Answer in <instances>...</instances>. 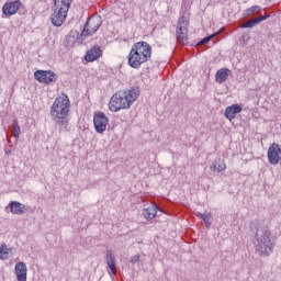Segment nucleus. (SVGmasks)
Listing matches in <instances>:
<instances>
[{"mask_svg": "<svg viewBox=\"0 0 281 281\" xmlns=\"http://www.w3.org/2000/svg\"><path fill=\"white\" fill-rule=\"evenodd\" d=\"M254 245L256 254L261 258H269L273 254L276 243L273 241L271 229L267 225L257 224Z\"/></svg>", "mask_w": 281, "mask_h": 281, "instance_id": "nucleus-1", "label": "nucleus"}, {"mask_svg": "<svg viewBox=\"0 0 281 281\" xmlns=\"http://www.w3.org/2000/svg\"><path fill=\"white\" fill-rule=\"evenodd\" d=\"M69 106H71V103L69 97L65 93L57 97L50 106V119L54 124L59 126V131H66L69 126Z\"/></svg>", "mask_w": 281, "mask_h": 281, "instance_id": "nucleus-2", "label": "nucleus"}, {"mask_svg": "<svg viewBox=\"0 0 281 281\" xmlns=\"http://www.w3.org/2000/svg\"><path fill=\"white\" fill-rule=\"evenodd\" d=\"M153 57V47L147 42L135 43L128 54V65L132 69H139L144 63Z\"/></svg>", "mask_w": 281, "mask_h": 281, "instance_id": "nucleus-3", "label": "nucleus"}, {"mask_svg": "<svg viewBox=\"0 0 281 281\" xmlns=\"http://www.w3.org/2000/svg\"><path fill=\"white\" fill-rule=\"evenodd\" d=\"M137 98H139V88H130L125 91H119L111 97L109 109L112 113H117V111L122 109H131V105Z\"/></svg>", "mask_w": 281, "mask_h": 281, "instance_id": "nucleus-4", "label": "nucleus"}, {"mask_svg": "<svg viewBox=\"0 0 281 281\" xmlns=\"http://www.w3.org/2000/svg\"><path fill=\"white\" fill-rule=\"evenodd\" d=\"M53 1H54V5L52 8L53 13L50 15V23H53L55 27H60L67 19V12H69V8H71V2L74 0H53Z\"/></svg>", "mask_w": 281, "mask_h": 281, "instance_id": "nucleus-5", "label": "nucleus"}, {"mask_svg": "<svg viewBox=\"0 0 281 281\" xmlns=\"http://www.w3.org/2000/svg\"><path fill=\"white\" fill-rule=\"evenodd\" d=\"M102 26V16L95 15L89 18L85 24V27L81 32V37L87 38V36H93L98 30Z\"/></svg>", "mask_w": 281, "mask_h": 281, "instance_id": "nucleus-6", "label": "nucleus"}, {"mask_svg": "<svg viewBox=\"0 0 281 281\" xmlns=\"http://www.w3.org/2000/svg\"><path fill=\"white\" fill-rule=\"evenodd\" d=\"M188 18H186V15L180 16L178 20L176 36L178 43H181L182 45H188Z\"/></svg>", "mask_w": 281, "mask_h": 281, "instance_id": "nucleus-7", "label": "nucleus"}, {"mask_svg": "<svg viewBox=\"0 0 281 281\" xmlns=\"http://www.w3.org/2000/svg\"><path fill=\"white\" fill-rule=\"evenodd\" d=\"M34 78L37 80V82L52 85V82H56V80H58V75L52 70H36L34 72Z\"/></svg>", "mask_w": 281, "mask_h": 281, "instance_id": "nucleus-8", "label": "nucleus"}, {"mask_svg": "<svg viewBox=\"0 0 281 281\" xmlns=\"http://www.w3.org/2000/svg\"><path fill=\"white\" fill-rule=\"evenodd\" d=\"M268 161L271 166H278L281 162V146L280 144L272 143L268 148Z\"/></svg>", "mask_w": 281, "mask_h": 281, "instance_id": "nucleus-9", "label": "nucleus"}, {"mask_svg": "<svg viewBox=\"0 0 281 281\" xmlns=\"http://www.w3.org/2000/svg\"><path fill=\"white\" fill-rule=\"evenodd\" d=\"M93 124L95 132L102 134L109 126V116L104 112H98L93 116Z\"/></svg>", "mask_w": 281, "mask_h": 281, "instance_id": "nucleus-10", "label": "nucleus"}, {"mask_svg": "<svg viewBox=\"0 0 281 281\" xmlns=\"http://www.w3.org/2000/svg\"><path fill=\"white\" fill-rule=\"evenodd\" d=\"M21 5H23V3L20 0L5 2L2 7V14H4V16H14V14L21 10Z\"/></svg>", "mask_w": 281, "mask_h": 281, "instance_id": "nucleus-11", "label": "nucleus"}, {"mask_svg": "<svg viewBox=\"0 0 281 281\" xmlns=\"http://www.w3.org/2000/svg\"><path fill=\"white\" fill-rule=\"evenodd\" d=\"M102 56V49L100 46H93L91 49H89L85 56L86 63H95L98 58Z\"/></svg>", "mask_w": 281, "mask_h": 281, "instance_id": "nucleus-12", "label": "nucleus"}, {"mask_svg": "<svg viewBox=\"0 0 281 281\" xmlns=\"http://www.w3.org/2000/svg\"><path fill=\"white\" fill-rule=\"evenodd\" d=\"M14 269L18 281H27V266H25V262H18Z\"/></svg>", "mask_w": 281, "mask_h": 281, "instance_id": "nucleus-13", "label": "nucleus"}, {"mask_svg": "<svg viewBox=\"0 0 281 281\" xmlns=\"http://www.w3.org/2000/svg\"><path fill=\"white\" fill-rule=\"evenodd\" d=\"M238 113H243V106L239 104H233L226 108L225 117L232 122V120H236V115H238Z\"/></svg>", "mask_w": 281, "mask_h": 281, "instance_id": "nucleus-14", "label": "nucleus"}, {"mask_svg": "<svg viewBox=\"0 0 281 281\" xmlns=\"http://www.w3.org/2000/svg\"><path fill=\"white\" fill-rule=\"evenodd\" d=\"M105 260L112 276H117V266L115 265V256H113V250H106Z\"/></svg>", "mask_w": 281, "mask_h": 281, "instance_id": "nucleus-15", "label": "nucleus"}, {"mask_svg": "<svg viewBox=\"0 0 281 281\" xmlns=\"http://www.w3.org/2000/svg\"><path fill=\"white\" fill-rule=\"evenodd\" d=\"M9 207L11 210L12 214H18L19 216H21V214H25V204L18 202V201H11L9 203Z\"/></svg>", "mask_w": 281, "mask_h": 281, "instance_id": "nucleus-16", "label": "nucleus"}, {"mask_svg": "<svg viewBox=\"0 0 281 281\" xmlns=\"http://www.w3.org/2000/svg\"><path fill=\"white\" fill-rule=\"evenodd\" d=\"M229 74H232L229 68H222L217 70L215 74V81L218 82V85H223V82H226L227 78H229Z\"/></svg>", "mask_w": 281, "mask_h": 281, "instance_id": "nucleus-17", "label": "nucleus"}, {"mask_svg": "<svg viewBox=\"0 0 281 281\" xmlns=\"http://www.w3.org/2000/svg\"><path fill=\"white\" fill-rule=\"evenodd\" d=\"M143 216L147 221H153V218H155V216H157V206L155 205V206H149L147 209H144Z\"/></svg>", "mask_w": 281, "mask_h": 281, "instance_id": "nucleus-18", "label": "nucleus"}, {"mask_svg": "<svg viewBox=\"0 0 281 281\" xmlns=\"http://www.w3.org/2000/svg\"><path fill=\"white\" fill-rule=\"evenodd\" d=\"M227 169V165H225V160L218 159L211 166V170L213 172H224Z\"/></svg>", "mask_w": 281, "mask_h": 281, "instance_id": "nucleus-19", "label": "nucleus"}, {"mask_svg": "<svg viewBox=\"0 0 281 281\" xmlns=\"http://www.w3.org/2000/svg\"><path fill=\"white\" fill-rule=\"evenodd\" d=\"M262 12V7L252 5L244 11V16H251L252 14H260Z\"/></svg>", "mask_w": 281, "mask_h": 281, "instance_id": "nucleus-20", "label": "nucleus"}, {"mask_svg": "<svg viewBox=\"0 0 281 281\" xmlns=\"http://www.w3.org/2000/svg\"><path fill=\"white\" fill-rule=\"evenodd\" d=\"M10 259V250L5 244L0 246V260H9Z\"/></svg>", "mask_w": 281, "mask_h": 281, "instance_id": "nucleus-21", "label": "nucleus"}, {"mask_svg": "<svg viewBox=\"0 0 281 281\" xmlns=\"http://www.w3.org/2000/svg\"><path fill=\"white\" fill-rule=\"evenodd\" d=\"M198 215L204 222L205 227H210V225H212V213H198Z\"/></svg>", "mask_w": 281, "mask_h": 281, "instance_id": "nucleus-22", "label": "nucleus"}, {"mask_svg": "<svg viewBox=\"0 0 281 281\" xmlns=\"http://www.w3.org/2000/svg\"><path fill=\"white\" fill-rule=\"evenodd\" d=\"M221 32H223V29L220 30L217 33H213L204 38H202L198 45H206V43H210V41H212V38H214V36H217V34H221Z\"/></svg>", "mask_w": 281, "mask_h": 281, "instance_id": "nucleus-23", "label": "nucleus"}, {"mask_svg": "<svg viewBox=\"0 0 281 281\" xmlns=\"http://www.w3.org/2000/svg\"><path fill=\"white\" fill-rule=\"evenodd\" d=\"M20 135H21V127L19 126V121L13 120V137H15V139H19Z\"/></svg>", "mask_w": 281, "mask_h": 281, "instance_id": "nucleus-24", "label": "nucleus"}, {"mask_svg": "<svg viewBox=\"0 0 281 281\" xmlns=\"http://www.w3.org/2000/svg\"><path fill=\"white\" fill-rule=\"evenodd\" d=\"M258 24L259 22H258V19L256 18L255 20H250L249 22L241 24L240 27L241 30H245L247 27H255V25H258Z\"/></svg>", "mask_w": 281, "mask_h": 281, "instance_id": "nucleus-25", "label": "nucleus"}, {"mask_svg": "<svg viewBox=\"0 0 281 281\" xmlns=\"http://www.w3.org/2000/svg\"><path fill=\"white\" fill-rule=\"evenodd\" d=\"M267 19H271V14L268 13V14L257 18V22L262 23V21H267Z\"/></svg>", "mask_w": 281, "mask_h": 281, "instance_id": "nucleus-26", "label": "nucleus"}, {"mask_svg": "<svg viewBox=\"0 0 281 281\" xmlns=\"http://www.w3.org/2000/svg\"><path fill=\"white\" fill-rule=\"evenodd\" d=\"M136 262H139V255H135L134 257H132L131 259V263L135 265Z\"/></svg>", "mask_w": 281, "mask_h": 281, "instance_id": "nucleus-27", "label": "nucleus"}, {"mask_svg": "<svg viewBox=\"0 0 281 281\" xmlns=\"http://www.w3.org/2000/svg\"><path fill=\"white\" fill-rule=\"evenodd\" d=\"M10 153H12V150H5V155H10Z\"/></svg>", "mask_w": 281, "mask_h": 281, "instance_id": "nucleus-28", "label": "nucleus"}, {"mask_svg": "<svg viewBox=\"0 0 281 281\" xmlns=\"http://www.w3.org/2000/svg\"><path fill=\"white\" fill-rule=\"evenodd\" d=\"M0 80H1V75H0Z\"/></svg>", "mask_w": 281, "mask_h": 281, "instance_id": "nucleus-29", "label": "nucleus"}]
</instances>
